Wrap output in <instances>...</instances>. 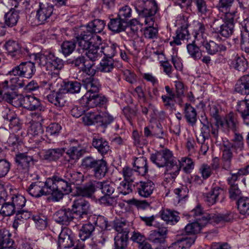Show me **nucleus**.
I'll return each instance as SVG.
<instances>
[{
	"label": "nucleus",
	"mask_w": 249,
	"mask_h": 249,
	"mask_svg": "<svg viewBox=\"0 0 249 249\" xmlns=\"http://www.w3.org/2000/svg\"><path fill=\"white\" fill-rule=\"evenodd\" d=\"M150 160L159 167H165L164 180L167 182L173 181L179 174L180 166L169 149H164L152 154Z\"/></svg>",
	"instance_id": "obj_1"
},
{
	"label": "nucleus",
	"mask_w": 249,
	"mask_h": 249,
	"mask_svg": "<svg viewBox=\"0 0 249 249\" xmlns=\"http://www.w3.org/2000/svg\"><path fill=\"white\" fill-rule=\"evenodd\" d=\"M36 72L35 63L30 61L22 62L9 72L10 74L16 76L10 79V82L15 87L22 88L25 86V83L20 77L30 79L35 75Z\"/></svg>",
	"instance_id": "obj_2"
},
{
	"label": "nucleus",
	"mask_w": 249,
	"mask_h": 249,
	"mask_svg": "<svg viewBox=\"0 0 249 249\" xmlns=\"http://www.w3.org/2000/svg\"><path fill=\"white\" fill-rule=\"evenodd\" d=\"M58 180V186L65 189L68 192H71L72 184L80 185L84 180V175L79 172L70 170H66L64 173L60 176L55 174L53 175Z\"/></svg>",
	"instance_id": "obj_3"
},
{
	"label": "nucleus",
	"mask_w": 249,
	"mask_h": 249,
	"mask_svg": "<svg viewBox=\"0 0 249 249\" xmlns=\"http://www.w3.org/2000/svg\"><path fill=\"white\" fill-rule=\"evenodd\" d=\"M53 182L50 178H48L45 182L36 181L30 184L27 189L29 194L35 197H40L43 196H48V193L51 192V185Z\"/></svg>",
	"instance_id": "obj_4"
},
{
	"label": "nucleus",
	"mask_w": 249,
	"mask_h": 249,
	"mask_svg": "<svg viewBox=\"0 0 249 249\" xmlns=\"http://www.w3.org/2000/svg\"><path fill=\"white\" fill-rule=\"evenodd\" d=\"M223 23L221 24V20H215L213 25V29L215 32L219 33L225 37H228L231 36L234 31L233 16L224 18Z\"/></svg>",
	"instance_id": "obj_5"
},
{
	"label": "nucleus",
	"mask_w": 249,
	"mask_h": 249,
	"mask_svg": "<svg viewBox=\"0 0 249 249\" xmlns=\"http://www.w3.org/2000/svg\"><path fill=\"white\" fill-rule=\"evenodd\" d=\"M107 101L104 96L97 93L91 95L90 92H87L80 100L82 107L89 108L104 105Z\"/></svg>",
	"instance_id": "obj_6"
},
{
	"label": "nucleus",
	"mask_w": 249,
	"mask_h": 249,
	"mask_svg": "<svg viewBox=\"0 0 249 249\" xmlns=\"http://www.w3.org/2000/svg\"><path fill=\"white\" fill-rule=\"evenodd\" d=\"M90 210V204L89 201L83 198L75 199L72 205V211L80 219H86L88 217Z\"/></svg>",
	"instance_id": "obj_7"
},
{
	"label": "nucleus",
	"mask_w": 249,
	"mask_h": 249,
	"mask_svg": "<svg viewBox=\"0 0 249 249\" xmlns=\"http://www.w3.org/2000/svg\"><path fill=\"white\" fill-rule=\"evenodd\" d=\"M53 11V6L47 2L42 1L39 2V8L37 11L36 18L38 24H43L48 21L52 15Z\"/></svg>",
	"instance_id": "obj_8"
},
{
	"label": "nucleus",
	"mask_w": 249,
	"mask_h": 249,
	"mask_svg": "<svg viewBox=\"0 0 249 249\" xmlns=\"http://www.w3.org/2000/svg\"><path fill=\"white\" fill-rule=\"evenodd\" d=\"M210 214H204L202 218H197L196 221L188 224L185 227V231L189 234L199 233L203 227L205 226L211 219Z\"/></svg>",
	"instance_id": "obj_9"
},
{
	"label": "nucleus",
	"mask_w": 249,
	"mask_h": 249,
	"mask_svg": "<svg viewBox=\"0 0 249 249\" xmlns=\"http://www.w3.org/2000/svg\"><path fill=\"white\" fill-rule=\"evenodd\" d=\"M5 49L7 51L8 55L15 60L22 57L23 54L28 53L27 48H21L18 43L13 40L8 41L5 45Z\"/></svg>",
	"instance_id": "obj_10"
},
{
	"label": "nucleus",
	"mask_w": 249,
	"mask_h": 249,
	"mask_svg": "<svg viewBox=\"0 0 249 249\" xmlns=\"http://www.w3.org/2000/svg\"><path fill=\"white\" fill-rule=\"evenodd\" d=\"M15 160L18 168L24 171H28L36 162L33 157L29 155L28 153L17 154L15 157Z\"/></svg>",
	"instance_id": "obj_11"
},
{
	"label": "nucleus",
	"mask_w": 249,
	"mask_h": 249,
	"mask_svg": "<svg viewBox=\"0 0 249 249\" xmlns=\"http://www.w3.org/2000/svg\"><path fill=\"white\" fill-rule=\"evenodd\" d=\"M63 67V62L62 59L56 57L53 53H51L49 55V62L46 71L48 74L55 77L58 76L59 71Z\"/></svg>",
	"instance_id": "obj_12"
},
{
	"label": "nucleus",
	"mask_w": 249,
	"mask_h": 249,
	"mask_svg": "<svg viewBox=\"0 0 249 249\" xmlns=\"http://www.w3.org/2000/svg\"><path fill=\"white\" fill-rule=\"evenodd\" d=\"M48 101L53 104L56 107L61 108L64 107L66 103V97L62 89L55 92L52 90L46 96Z\"/></svg>",
	"instance_id": "obj_13"
},
{
	"label": "nucleus",
	"mask_w": 249,
	"mask_h": 249,
	"mask_svg": "<svg viewBox=\"0 0 249 249\" xmlns=\"http://www.w3.org/2000/svg\"><path fill=\"white\" fill-rule=\"evenodd\" d=\"M168 230L164 227H159L157 230H153L148 237V240L156 245L164 244Z\"/></svg>",
	"instance_id": "obj_14"
},
{
	"label": "nucleus",
	"mask_w": 249,
	"mask_h": 249,
	"mask_svg": "<svg viewBox=\"0 0 249 249\" xmlns=\"http://www.w3.org/2000/svg\"><path fill=\"white\" fill-rule=\"evenodd\" d=\"M223 147L222 148V156L221 158L222 167L225 170L230 169L231 164V160L233 154L231 150L232 145L231 142L223 141Z\"/></svg>",
	"instance_id": "obj_15"
},
{
	"label": "nucleus",
	"mask_w": 249,
	"mask_h": 249,
	"mask_svg": "<svg viewBox=\"0 0 249 249\" xmlns=\"http://www.w3.org/2000/svg\"><path fill=\"white\" fill-rule=\"evenodd\" d=\"M51 180L53 182V185H51V192L48 193V195H51L52 197V200L53 201H58L62 199L64 196V193L66 194H69L71 192L67 191L64 188H61L59 186H58V180L53 176L52 178H50Z\"/></svg>",
	"instance_id": "obj_16"
},
{
	"label": "nucleus",
	"mask_w": 249,
	"mask_h": 249,
	"mask_svg": "<svg viewBox=\"0 0 249 249\" xmlns=\"http://www.w3.org/2000/svg\"><path fill=\"white\" fill-rule=\"evenodd\" d=\"M76 40L78 47L77 50L81 53L84 52L85 50L89 49L93 45L92 34L86 30L77 36Z\"/></svg>",
	"instance_id": "obj_17"
},
{
	"label": "nucleus",
	"mask_w": 249,
	"mask_h": 249,
	"mask_svg": "<svg viewBox=\"0 0 249 249\" xmlns=\"http://www.w3.org/2000/svg\"><path fill=\"white\" fill-rule=\"evenodd\" d=\"M58 245L61 249L70 248L74 245L70 230L64 228L61 230L59 235Z\"/></svg>",
	"instance_id": "obj_18"
},
{
	"label": "nucleus",
	"mask_w": 249,
	"mask_h": 249,
	"mask_svg": "<svg viewBox=\"0 0 249 249\" xmlns=\"http://www.w3.org/2000/svg\"><path fill=\"white\" fill-rule=\"evenodd\" d=\"M0 95H3V98L13 106L17 107H21L22 95L18 94L16 91L12 90L8 91L1 90H0Z\"/></svg>",
	"instance_id": "obj_19"
},
{
	"label": "nucleus",
	"mask_w": 249,
	"mask_h": 249,
	"mask_svg": "<svg viewBox=\"0 0 249 249\" xmlns=\"http://www.w3.org/2000/svg\"><path fill=\"white\" fill-rule=\"evenodd\" d=\"M54 218L56 222L68 225L73 219V213L70 209H61L55 213Z\"/></svg>",
	"instance_id": "obj_20"
},
{
	"label": "nucleus",
	"mask_w": 249,
	"mask_h": 249,
	"mask_svg": "<svg viewBox=\"0 0 249 249\" xmlns=\"http://www.w3.org/2000/svg\"><path fill=\"white\" fill-rule=\"evenodd\" d=\"M224 193L223 189L220 187H213L209 193L205 194L204 200L208 205H213L217 201L219 196L223 199Z\"/></svg>",
	"instance_id": "obj_21"
},
{
	"label": "nucleus",
	"mask_w": 249,
	"mask_h": 249,
	"mask_svg": "<svg viewBox=\"0 0 249 249\" xmlns=\"http://www.w3.org/2000/svg\"><path fill=\"white\" fill-rule=\"evenodd\" d=\"M137 190L138 194L143 197H148L154 189V184L152 181H140L137 183Z\"/></svg>",
	"instance_id": "obj_22"
},
{
	"label": "nucleus",
	"mask_w": 249,
	"mask_h": 249,
	"mask_svg": "<svg viewBox=\"0 0 249 249\" xmlns=\"http://www.w3.org/2000/svg\"><path fill=\"white\" fill-rule=\"evenodd\" d=\"M219 124L222 127L227 128L228 131L230 129L235 132L238 126L237 116L233 113L230 112L226 116L225 121H223L221 120L219 122Z\"/></svg>",
	"instance_id": "obj_23"
},
{
	"label": "nucleus",
	"mask_w": 249,
	"mask_h": 249,
	"mask_svg": "<svg viewBox=\"0 0 249 249\" xmlns=\"http://www.w3.org/2000/svg\"><path fill=\"white\" fill-rule=\"evenodd\" d=\"M96 191L95 182L90 181L83 186L76 188V195L82 197L91 198Z\"/></svg>",
	"instance_id": "obj_24"
},
{
	"label": "nucleus",
	"mask_w": 249,
	"mask_h": 249,
	"mask_svg": "<svg viewBox=\"0 0 249 249\" xmlns=\"http://www.w3.org/2000/svg\"><path fill=\"white\" fill-rule=\"evenodd\" d=\"M92 171L95 178L97 179L103 178L108 171L107 162L103 159L99 160Z\"/></svg>",
	"instance_id": "obj_25"
},
{
	"label": "nucleus",
	"mask_w": 249,
	"mask_h": 249,
	"mask_svg": "<svg viewBox=\"0 0 249 249\" xmlns=\"http://www.w3.org/2000/svg\"><path fill=\"white\" fill-rule=\"evenodd\" d=\"M92 144L102 156L107 154L110 151V146L108 142L102 138L94 137Z\"/></svg>",
	"instance_id": "obj_26"
},
{
	"label": "nucleus",
	"mask_w": 249,
	"mask_h": 249,
	"mask_svg": "<svg viewBox=\"0 0 249 249\" xmlns=\"http://www.w3.org/2000/svg\"><path fill=\"white\" fill-rule=\"evenodd\" d=\"M21 106L30 110L38 109L40 106V102L38 99L32 95L22 96Z\"/></svg>",
	"instance_id": "obj_27"
},
{
	"label": "nucleus",
	"mask_w": 249,
	"mask_h": 249,
	"mask_svg": "<svg viewBox=\"0 0 249 249\" xmlns=\"http://www.w3.org/2000/svg\"><path fill=\"white\" fill-rule=\"evenodd\" d=\"M128 22L119 18H112L108 23V28L115 33H120L124 31L128 26Z\"/></svg>",
	"instance_id": "obj_28"
},
{
	"label": "nucleus",
	"mask_w": 249,
	"mask_h": 249,
	"mask_svg": "<svg viewBox=\"0 0 249 249\" xmlns=\"http://www.w3.org/2000/svg\"><path fill=\"white\" fill-rule=\"evenodd\" d=\"M83 85L87 89V92H90L91 95L97 93L100 88L99 80L91 76L83 80Z\"/></svg>",
	"instance_id": "obj_29"
},
{
	"label": "nucleus",
	"mask_w": 249,
	"mask_h": 249,
	"mask_svg": "<svg viewBox=\"0 0 249 249\" xmlns=\"http://www.w3.org/2000/svg\"><path fill=\"white\" fill-rule=\"evenodd\" d=\"M88 61H86L84 56L81 55L74 60L70 61L69 63L73 64L76 67H79L81 64L84 65L83 71L89 75H92L95 73V70L92 68L93 63L88 64Z\"/></svg>",
	"instance_id": "obj_30"
},
{
	"label": "nucleus",
	"mask_w": 249,
	"mask_h": 249,
	"mask_svg": "<svg viewBox=\"0 0 249 249\" xmlns=\"http://www.w3.org/2000/svg\"><path fill=\"white\" fill-rule=\"evenodd\" d=\"M105 26L104 21L95 19L89 22L86 26V31L89 34H94L101 33Z\"/></svg>",
	"instance_id": "obj_31"
},
{
	"label": "nucleus",
	"mask_w": 249,
	"mask_h": 249,
	"mask_svg": "<svg viewBox=\"0 0 249 249\" xmlns=\"http://www.w3.org/2000/svg\"><path fill=\"white\" fill-rule=\"evenodd\" d=\"M133 167L135 172H137L139 175L142 176L145 175L148 172V167L147 160L144 157H142L135 158Z\"/></svg>",
	"instance_id": "obj_32"
},
{
	"label": "nucleus",
	"mask_w": 249,
	"mask_h": 249,
	"mask_svg": "<svg viewBox=\"0 0 249 249\" xmlns=\"http://www.w3.org/2000/svg\"><path fill=\"white\" fill-rule=\"evenodd\" d=\"M235 90L243 95L249 93V75L241 77L235 85Z\"/></svg>",
	"instance_id": "obj_33"
},
{
	"label": "nucleus",
	"mask_w": 249,
	"mask_h": 249,
	"mask_svg": "<svg viewBox=\"0 0 249 249\" xmlns=\"http://www.w3.org/2000/svg\"><path fill=\"white\" fill-rule=\"evenodd\" d=\"M210 215L211 217L210 221L216 223L230 222L234 218V213L231 212L226 213L211 214Z\"/></svg>",
	"instance_id": "obj_34"
},
{
	"label": "nucleus",
	"mask_w": 249,
	"mask_h": 249,
	"mask_svg": "<svg viewBox=\"0 0 249 249\" xmlns=\"http://www.w3.org/2000/svg\"><path fill=\"white\" fill-rule=\"evenodd\" d=\"M19 14L14 8H11L4 16L5 24L9 27L15 26L19 19Z\"/></svg>",
	"instance_id": "obj_35"
},
{
	"label": "nucleus",
	"mask_w": 249,
	"mask_h": 249,
	"mask_svg": "<svg viewBox=\"0 0 249 249\" xmlns=\"http://www.w3.org/2000/svg\"><path fill=\"white\" fill-rule=\"evenodd\" d=\"M161 218L168 224L174 225L179 220L178 213L176 211H172L166 209L164 210L161 214Z\"/></svg>",
	"instance_id": "obj_36"
},
{
	"label": "nucleus",
	"mask_w": 249,
	"mask_h": 249,
	"mask_svg": "<svg viewBox=\"0 0 249 249\" xmlns=\"http://www.w3.org/2000/svg\"><path fill=\"white\" fill-rule=\"evenodd\" d=\"M85 54L92 61H95L100 59L102 55V50L99 46L92 45L89 49L85 50Z\"/></svg>",
	"instance_id": "obj_37"
},
{
	"label": "nucleus",
	"mask_w": 249,
	"mask_h": 249,
	"mask_svg": "<svg viewBox=\"0 0 249 249\" xmlns=\"http://www.w3.org/2000/svg\"><path fill=\"white\" fill-rule=\"evenodd\" d=\"M236 109L241 114L245 124L249 125V105L244 101H240L237 104Z\"/></svg>",
	"instance_id": "obj_38"
},
{
	"label": "nucleus",
	"mask_w": 249,
	"mask_h": 249,
	"mask_svg": "<svg viewBox=\"0 0 249 249\" xmlns=\"http://www.w3.org/2000/svg\"><path fill=\"white\" fill-rule=\"evenodd\" d=\"M81 87V84L77 81H69L65 83L62 87V89L65 94L67 93H76L80 92Z\"/></svg>",
	"instance_id": "obj_39"
},
{
	"label": "nucleus",
	"mask_w": 249,
	"mask_h": 249,
	"mask_svg": "<svg viewBox=\"0 0 249 249\" xmlns=\"http://www.w3.org/2000/svg\"><path fill=\"white\" fill-rule=\"evenodd\" d=\"M185 117L188 123L194 124L196 121V112L190 104L186 103L184 107Z\"/></svg>",
	"instance_id": "obj_40"
},
{
	"label": "nucleus",
	"mask_w": 249,
	"mask_h": 249,
	"mask_svg": "<svg viewBox=\"0 0 249 249\" xmlns=\"http://www.w3.org/2000/svg\"><path fill=\"white\" fill-rule=\"evenodd\" d=\"M51 52L39 53H34V60L35 63L41 68H44L47 69L49 62V55Z\"/></svg>",
	"instance_id": "obj_41"
},
{
	"label": "nucleus",
	"mask_w": 249,
	"mask_h": 249,
	"mask_svg": "<svg viewBox=\"0 0 249 249\" xmlns=\"http://www.w3.org/2000/svg\"><path fill=\"white\" fill-rule=\"evenodd\" d=\"M231 66L235 70L244 72L247 68V61L243 56L236 55L231 62Z\"/></svg>",
	"instance_id": "obj_42"
},
{
	"label": "nucleus",
	"mask_w": 249,
	"mask_h": 249,
	"mask_svg": "<svg viewBox=\"0 0 249 249\" xmlns=\"http://www.w3.org/2000/svg\"><path fill=\"white\" fill-rule=\"evenodd\" d=\"M65 151L64 148H57L46 150L44 155L45 160H55L60 158Z\"/></svg>",
	"instance_id": "obj_43"
},
{
	"label": "nucleus",
	"mask_w": 249,
	"mask_h": 249,
	"mask_svg": "<svg viewBox=\"0 0 249 249\" xmlns=\"http://www.w3.org/2000/svg\"><path fill=\"white\" fill-rule=\"evenodd\" d=\"M203 46L205 48L207 52L211 55L215 54L219 51H225L226 49L225 46L216 43L213 41L209 42H206Z\"/></svg>",
	"instance_id": "obj_44"
},
{
	"label": "nucleus",
	"mask_w": 249,
	"mask_h": 249,
	"mask_svg": "<svg viewBox=\"0 0 249 249\" xmlns=\"http://www.w3.org/2000/svg\"><path fill=\"white\" fill-rule=\"evenodd\" d=\"M189 35L188 31L186 26H181L176 31V36L174 37V40L170 42L171 44L175 43L177 45L181 44V40L187 38Z\"/></svg>",
	"instance_id": "obj_45"
},
{
	"label": "nucleus",
	"mask_w": 249,
	"mask_h": 249,
	"mask_svg": "<svg viewBox=\"0 0 249 249\" xmlns=\"http://www.w3.org/2000/svg\"><path fill=\"white\" fill-rule=\"evenodd\" d=\"M86 148H80L79 147L72 146L70 147L66 152L70 159L72 160H77L86 152Z\"/></svg>",
	"instance_id": "obj_46"
},
{
	"label": "nucleus",
	"mask_w": 249,
	"mask_h": 249,
	"mask_svg": "<svg viewBox=\"0 0 249 249\" xmlns=\"http://www.w3.org/2000/svg\"><path fill=\"white\" fill-rule=\"evenodd\" d=\"M195 241L194 237L182 238L173 243V246L175 249H185L190 248Z\"/></svg>",
	"instance_id": "obj_47"
},
{
	"label": "nucleus",
	"mask_w": 249,
	"mask_h": 249,
	"mask_svg": "<svg viewBox=\"0 0 249 249\" xmlns=\"http://www.w3.org/2000/svg\"><path fill=\"white\" fill-rule=\"evenodd\" d=\"M94 229V225L90 222L84 224L79 231V236L80 239L85 241L89 237Z\"/></svg>",
	"instance_id": "obj_48"
},
{
	"label": "nucleus",
	"mask_w": 249,
	"mask_h": 249,
	"mask_svg": "<svg viewBox=\"0 0 249 249\" xmlns=\"http://www.w3.org/2000/svg\"><path fill=\"white\" fill-rule=\"evenodd\" d=\"M99 185L103 194L105 195H113L116 194L115 193V185L111 182H98L96 183Z\"/></svg>",
	"instance_id": "obj_49"
},
{
	"label": "nucleus",
	"mask_w": 249,
	"mask_h": 249,
	"mask_svg": "<svg viewBox=\"0 0 249 249\" xmlns=\"http://www.w3.org/2000/svg\"><path fill=\"white\" fill-rule=\"evenodd\" d=\"M197 44L195 42L189 43L187 45V49L190 56L195 60L200 59L202 52Z\"/></svg>",
	"instance_id": "obj_50"
},
{
	"label": "nucleus",
	"mask_w": 249,
	"mask_h": 249,
	"mask_svg": "<svg viewBox=\"0 0 249 249\" xmlns=\"http://www.w3.org/2000/svg\"><path fill=\"white\" fill-rule=\"evenodd\" d=\"M149 5L151 7L150 8H145L138 14L141 19L150 16H154L156 13L158 6L156 1H149Z\"/></svg>",
	"instance_id": "obj_51"
},
{
	"label": "nucleus",
	"mask_w": 249,
	"mask_h": 249,
	"mask_svg": "<svg viewBox=\"0 0 249 249\" xmlns=\"http://www.w3.org/2000/svg\"><path fill=\"white\" fill-rule=\"evenodd\" d=\"M237 208L243 215H249V198L246 197H240L237 201Z\"/></svg>",
	"instance_id": "obj_52"
},
{
	"label": "nucleus",
	"mask_w": 249,
	"mask_h": 249,
	"mask_svg": "<svg viewBox=\"0 0 249 249\" xmlns=\"http://www.w3.org/2000/svg\"><path fill=\"white\" fill-rule=\"evenodd\" d=\"M100 159L89 156L85 157L82 160L81 166L86 170H93Z\"/></svg>",
	"instance_id": "obj_53"
},
{
	"label": "nucleus",
	"mask_w": 249,
	"mask_h": 249,
	"mask_svg": "<svg viewBox=\"0 0 249 249\" xmlns=\"http://www.w3.org/2000/svg\"><path fill=\"white\" fill-rule=\"evenodd\" d=\"M117 194L113 195H104L99 199L100 204L106 206H114L117 203Z\"/></svg>",
	"instance_id": "obj_54"
},
{
	"label": "nucleus",
	"mask_w": 249,
	"mask_h": 249,
	"mask_svg": "<svg viewBox=\"0 0 249 249\" xmlns=\"http://www.w3.org/2000/svg\"><path fill=\"white\" fill-rule=\"evenodd\" d=\"M114 69V61L112 58H104L100 62V71L103 72H111Z\"/></svg>",
	"instance_id": "obj_55"
},
{
	"label": "nucleus",
	"mask_w": 249,
	"mask_h": 249,
	"mask_svg": "<svg viewBox=\"0 0 249 249\" xmlns=\"http://www.w3.org/2000/svg\"><path fill=\"white\" fill-rule=\"evenodd\" d=\"M128 235L117 233L114 238L115 249H125L127 247Z\"/></svg>",
	"instance_id": "obj_56"
},
{
	"label": "nucleus",
	"mask_w": 249,
	"mask_h": 249,
	"mask_svg": "<svg viewBox=\"0 0 249 249\" xmlns=\"http://www.w3.org/2000/svg\"><path fill=\"white\" fill-rule=\"evenodd\" d=\"M97 123L99 125L104 127L110 124L114 120L113 117L107 112H102L97 114Z\"/></svg>",
	"instance_id": "obj_57"
},
{
	"label": "nucleus",
	"mask_w": 249,
	"mask_h": 249,
	"mask_svg": "<svg viewBox=\"0 0 249 249\" xmlns=\"http://www.w3.org/2000/svg\"><path fill=\"white\" fill-rule=\"evenodd\" d=\"M178 164L183 167V170L186 173H190L194 169V164L192 160L189 158H181L180 161L178 162Z\"/></svg>",
	"instance_id": "obj_58"
},
{
	"label": "nucleus",
	"mask_w": 249,
	"mask_h": 249,
	"mask_svg": "<svg viewBox=\"0 0 249 249\" xmlns=\"http://www.w3.org/2000/svg\"><path fill=\"white\" fill-rule=\"evenodd\" d=\"M17 212L11 202L4 203L1 206L0 213L3 216H10Z\"/></svg>",
	"instance_id": "obj_59"
},
{
	"label": "nucleus",
	"mask_w": 249,
	"mask_h": 249,
	"mask_svg": "<svg viewBox=\"0 0 249 249\" xmlns=\"http://www.w3.org/2000/svg\"><path fill=\"white\" fill-rule=\"evenodd\" d=\"M89 219L93 221V223L102 230H106L108 226V222L107 218L102 215L98 216H91Z\"/></svg>",
	"instance_id": "obj_60"
},
{
	"label": "nucleus",
	"mask_w": 249,
	"mask_h": 249,
	"mask_svg": "<svg viewBox=\"0 0 249 249\" xmlns=\"http://www.w3.org/2000/svg\"><path fill=\"white\" fill-rule=\"evenodd\" d=\"M137 172L135 169H132L128 167H124L122 170V173L124 178V180L128 182H132L135 179Z\"/></svg>",
	"instance_id": "obj_61"
},
{
	"label": "nucleus",
	"mask_w": 249,
	"mask_h": 249,
	"mask_svg": "<svg viewBox=\"0 0 249 249\" xmlns=\"http://www.w3.org/2000/svg\"><path fill=\"white\" fill-rule=\"evenodd\" d=\"M11 203L17 211L22 209L25 205L26 199L22 195H15L11 197Z\"/></svg>",
	"instance_id": "obj_62"
},
{
	"label": "nucleus",
	"mask_w": 249,
	"mask_h": 249,
	"mask_svg": "<svg viewBox=\"0 0 249 249\" xmlns=\"http://www.w3.org/2000/svg\"><path fill=\"white\" fill-rule=\"evenodd\" d=\"M119 50V46L115 43H112L110 46L103 49L102 53L107 56L106 58H112Z\"/></svg>",
	"instance_id": "obj_63"
},
{
	"label": "nucleus",
	"mask_w": 249,
	"mask_h": 249,
	"mask_svg": "<svg viewBox=\"0 0 249 249\" xmlns=\"http://www.w3.org/2000/svg\"><path fill=\"white\" fill-rule=\"evenodd\" d=\"M61 52L65 56L72 53L75 48V43L72 41H66L63 42L61 46Z\"/></svg>",
	"instance_id": "obj_64"
}]
</instances>
